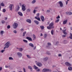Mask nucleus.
I'll return each mask as SVG.
<instances>
[{
    "instance_id": "nucleus-1",
    "label": "nucleus",
    "mask_w": 72,
    "mask_h": 72,
    "mask_svg": "<svg viewBox=\"0 0 72 72\" xmlns=\"http://www.w3.org/2000/svg\"><path fill=\"white\" fill-rule=\"evenodd\" d=\"M11 45V44H10V42H8L5 44V46L4 48V49H5V48H8L9 47V46Z\"/></svg>"
},
{
    "instance_id": "nucleus-2",
    "label": "nucleus",
    "mask_w": 72,
    "mask_h": 72,
    "mask_svg": "<svg viewBox=\"0 0 72 72\" xmlns=\"http://www.w3.org/2000/svg\"><path fill=\"white\" fill-rule=\"evenodd\" d=\"M18 24L17 23H15L14 24H13V27L14 29L17 28V27H18Z\"/></svg>"
},
{
    "instance_id": "nucleus-3",
    "label": "nucleus",
    "mask_w": 72,
    "mask_h": 72,
    "mask_svg": "<svg viewBox=\"0 0 72 72\" xmlns=\"http://www.w3.org/2000/svg\"><path fill=\"white\" fill-rule=\"evenodd\" d=\"M17 54L19 58H21L22 57V53L20 52H18L17 53Z\"/></svg>"
},
{
    "instance_id": "nucleus-4",
    "label": "nucleus",
    "mask_w": 72,
    "mask_h": 72,
    "mask_svg": "<svg viewBox=\"0 0 72 72\" xmlns=\"http://www.w3.org/2000/svg\"><path fill=\"white\" fill-rule=\"evenodd\" d=\"M22 9L23 11L26 10V5L24 4H23L22 5Z\"/></svg>"
},
{
    "instance_id": "nucleus-5",
    "label": "nucleus",
    "mask_w": 72,
    "mask_h": 72,
    "mask_svg": "<svg viewBox=\"0 0 72 72\" xmlns=\"http://www.w3.org/2000/svg\"><path fill=\"white\" fill-rule=\"evenodd\" d=\"M48 71H51V70L48 69H44L42 70L43 72H46Z\"/></svg>"
},
{
    "instance_id": "nucleus-6",
    "label": "nucleus",
    "mask_w": 72,
    "mask_h": 72,
    "mask_svg": "<svg viewBox=\"0 0 72 72\" xmlns=\"http://www.w3.org/2000/svg\"><path fill=\"white\" fill-rule=\"evenodd\" d=\"M59 4H60V6L61 8H62L63 6V3L61 1H60L59 2Z\"/></svg>"
},
{
    "instance_id": "nucleus-7",
    "label": "nucleus",
    "mask_w": 72,
    "mask_h": 72,
    "mask_svg": "<svg viewBox=\"0 0 72 72\" xmlns=\"http://www.w3.org/2000/svg\"><path fill=\"white\" fill-rule=\"evenodd\" d=\"M26 21L27 22H28V23H31V22H32L31 20L29 19H26Z\"/></svg>"
},
{
    "instance_id": "nucleus-8",
    "label": "nucleus",
    "mask_w": 72,
    "mask_h": 72,
    "mask_svg": "<svg viewBox=\"0 0 72 72\" xmlns=\"http://www.w3.org/2000/svg\"><path fill=\"white\" fill-rule=\"evenodd\" d=\"M66 66H71V64H69L68 62H66L65 63Z\"/></svg>"
},
{
    "instance_id": "nucleus-9",
    "label": "nucleus",
    "mask_w": 72,
    "mask_h": 72,
    "mask_svg": "<svg viewBox=\"0 0 72 72\" xmlns=\"http://www.w3.org/2000/svg\"><path fill=\"white\" fill-rule=\"evenodd\" d=\"M13 6V4H10L9 6V8L11 10H12V6Z\"/></svg>"
},
{
    "instance_id": "nucleus-10",
    "label": "nucleus",
    "mask_w": 72,
    "mask_h": 72,
    "mask_svg": "<svg viewBox=\"0 0 72 72\" xmlns=\"http://www.w3.org/2000/svg\"><path fill=\"white\" fill-rule=\"evenodd\" d=\"M26 39H27V40H29V41H32V38L31 37H26Z\"/></svg>"
},
{
    "instance_id": "nucleus-11",
    "label": "nucleus",
    "mask_w": 72,
    "mask_h": 72,
    "mask_svg": "<svg viewBox=\"0 0 72 72\" xmlns=\"http://www.w3.org/2000/svg\"><path fill=\"white\" fill-rule=\"evenodd\" d=\"M54 26V22H52L50 24L49 26H50L51 27H54L53 26Z\"/></svg>"
},
{
    "instance_id": "nucleus-12",
    "label": "nucleus",
    "mask_w": 72,
    "mask_h": 72,
    "mask_svg": "<svg viewBox=\"0 0 72 72\" xmlns=\"http://www.w3.org/2000/svg\"><path fill=\"white\" fill-rule=\"evenodd\" d=\"M34 22L36 24H39V22L38 21H37V20H35L34 21Z\"/></svg>"
},
{
    "instance_id": "nucleus-13",
    "label": "nucleus",
    "mask_w": 72,
    "mask_h": 72,
    "mask_svg": "<svg viewBox=\"0 0 72 72\" xmlns=\"http://www.w3.org/2000/svg\"><path fill=\"white\" fill-rule=\"evenodd\" d=\"M66 14H67V15H72V13L71 12H66Z\"/></svg>"
},
{
    "instance_id": "nucleus-14",
    "label": "nucleus",
    "mask_w": 72,
    "mask_h": 72,
    "mask_svg": "<svg viewBox=\"0 0 72 72\" xmlns=\"http://www.w3.org/2000/svg\"><path fill=\"white\" fill-rule=\"evenodd\" d=\"M37 64L38 66H39V67H41V66H42V64L41 63H40L39 62H37Z\"/></svg>"
},
{
    "instance_id": "nucleus-15",
    "label": "nucleus",
    "mask_w": 72,
    "mask_h": 72,
    "mask_svg": "<svg viewBox=\"0 0 72 72\" xmlns=\"http://www.w3.org/2000/svg\"><path fill=\"white\" fill-rule=\"evenodd\" d=\"M40 18L42 22H44V16L42 15L40 17Z\"/></svg>"
},
{
    "instance_id": "nucleus-16",
    "label": "nucleus",
    "mask_w": 72,
    "mask_h": 72,
    "mask_svg": "<svg viewBox=\"0 0 72 72\" xmlns=\"http://www.w3.org/2000/svg\"><path fill=\"white\" fill-rule=\"evenodd\" d=\"M28 68L29 69H30L31 71H32V68L31 66H28Z\"/></svg>"
},
{
    "instance_id": "nucleus-17",
    "label": "nucleus",
    "mask_w": 72,
    "mask_h": 72,
    "mask_svg": "<svg viewBox=\"0 0 72 72\" xmlns=\"http://www.w3.org/2000/svg\"><path fill=\"white\" fill-rule=\"evenodd\" d=\"M54 28V27L53 26L51 27V26H49L47 27V28L48 30H50V29H51V28Z\"/></svg>"
},
{
    "instance_id": "nucleus-18",
    "label": "nucleus",
    "mask_w": 72,
    "mask_h": 72,
    "mask_svg": "<svg viewBox=\"0 0 72 72\" xmlns=\"http://www.w3.org/2000/svg\"><path fill=\"white\" fill-rule=\"evenodd\" d=\"M19 8H20L19 7V5L17 6V8L16 10V12H18V11L19 10Z\"/></svg>"
},
{
    "instance_id": "nucleus-19",
    "label": "nucleus",
    "mask_w": 72,
    "mask_h": 72,
    "mask_svg": "<svg viewBox=\"0 0 72 72\" xmlns=\"http://www.w3.org/2000/svg\"><path fill=\"white\" fill-rule=\"evenodd\" d=\"M29 45L30 46H31V47H32V48H33V47H34V45H33V44L32 43H30L29 44Z\"/></svg>"
},
{
    "instance_id": "nucleus-20",
    "label": "nucleus",
    "mask_w": 72,
    "mask_h": 72,
    "mask_svg": "<svg viewBox=\"0 0 72 72\" xmlns=\"http://www.w3.org/2000/svg\"><path fill=\"white\" fill-rule=\"evenodd\" d=\"M18 14L20 16H23V14L21 12H18Z\"/></svg>"
},
{
    "instance_id": "nucleus-21",
    "label": "nucleus",
    "mask_w": 72,
    "mask_h": 72,
    "mask_svg": "<svg viewBox=\"0 0 72 72\" xmlns=\"http://www.w3.org/2000/svg\"><path fill=\"white\" fill-rule=\"evenodd\" d=\"M35 19H36L37 20H38V21H41V20H40V18H37V17H35Z\"/></svg>"
},
{
    "instance_id": "nucleus-22",
    "label": "nucleus",
    "mask_w": 72,
    "mask_h": 72,
    "mask_svg": "<svg viewBox=\"0 0 72 72\" xmlns=\"http://www.w3.org/2000/svg\"><path fill=\"white\" fill-rule=\"evenodd\" d=\"M70 36L69 37V38L70 39L72 40V33H70Z\"/></svg>"
},
{
    "instance_id": "nucleus-23",
    "label": "nucleus",
    "mask_w": 72,
    "mask_h": 72,
    "mask_svg": "<svg viewBox=\"0 0 72 72\" xmlns=\"http://www.w3.org/2000/svg\"><path fill=\"white\" fill-rule=\"evenodd\" d=\"M48 57H46L44 58L43 59V60L44 61H47V60H48Z\"/></svg>"
},
{
    "instance_id": "nucleus-24",
    "label": "nucleus",
    "mask_w": 72,
    "mask_h": 72,
    "mask_svg": "<svg viewBox=\"0 0 72 72\" xmlns=\"http://www.w3.org/2000/svg\"><path fill=\"white\" fill-rule=\"evenodd\" d=\"M67 22V20H66L63 21V24H66Z\"/></svg>"
},
{
    "instance_id": "nucleus-25",
    "label": "nucleus",
    "mask_w": 72,
    "mask_h": 72,
    "mask_svg": "<svg viewBox=\"0 0 72 72\" xmlns=\"http://www.w3.org/2000/svg\"><path fill=\"white\" fill-rule=\"evenodd\" d=\"M36 0H33L32 2V4H35V3H36Z\"/></svg>"
},
{
    "instance_id": "nucleus-26",
    "label": "nucleus",
    "mask_w": 72,
    "mask_h": 72,
    "mask_svg": "<svg viewBox=\"0 0 72 72\" xmlns=\"http://www.w3.org/2000/svg\"><path fill=\"white\" fill-rule=\"evenodd\" d=\"M4 33V31H2L0 32V34L1 35V36H3V33Z\"/></svg>"
},
{
    "instance_id": "nucleus-27",
    "label": "nucleus",
    "mask_w": 72,
    "mask_h": 72,
    "mask_svg": "<svg viewBox=\"0 0 72 72\" xmlns=\"http://www.w3.org/2000/svg\"><path fill=\"white\" fill-rule=\"evenodd\" d=\"M68 69L69 71H72V68L70 67H69L68 68Z\"/></svg>"
},
{
    "instance_id": "nucleus-28",
    "label": "nucleus",
    "mask_w": 72,
    "mask_h": 72,
    "mask_svg": "<svg viewBox=\"0 0 72 72\" xmlns=\"http://www.w3.org/2000/svg\"><path fill=\"white\" fill-rule=\"evenodd\" d=\"M51 34L52 35H54V30H52L51 32Z\"/></svg>"
},
{
    "instance_id": "nucleus-29",
    "label": "nucleus",
    "mask_w": 72,
    "mask_h": 72,
    "mask_svg": "<svg viewBox=\"0 0 72 72\" xmlns=\"http://www.w3.org/2000/svg\"><path fill=\"white\" fill-rule=\"evenodd\" d=\"M40 27L42 30H44V26H40Z\"/></svg>"
},
{
    "instance_id": "nucleus-30",
    "label": "nucleus",
    "mask_w": 72,
    "mask_h": 72,
    "mask_svg": "<svg viewBox=\"0 0 72 72\" xmlns=\"http://www.w3.org/2000/svg\"><path fill=\"white\" fill-rule=\"evenodd\" d=\"M1 5L2 6H5V4H4V3H1Z\"/></svg>"
},
{
    "instance_id": "nucleus-31",
    "label": "nucleus",
    "mask_w": 72,
    "mask_h": 72,
    "mask_svg": "<svg viewBox=\"0 0 72 72\" xmlns=\"http://www.w3.org/2000/svg\"><path fill=\"white\" fill-rule=\"evenodd\" d=\"M19 50L20 51H23V48H19Z\"/></svg>"
},
{
    "instance_id": "nucleus-32",
    "label": "nucleus",
    "mask_w": 72,
    "mask_h": 72,
    "mask_svg": "<svg viewBox=\"0 0 72 72\" xmlns=\"http://www.w3.org/2000/svg\"><path fill=\"white\" fill-rule=\"evenodd\" d=\"M47 36H48V34H45L44 35V38H46V37H47Z\"/></svg>"
},
{
    "instance_id": "nucleus-33",
    "label": "nucleus",
    "mask_w": 72,
    "mask_h": 72,
    "mask_svg": "<svg viewBox=\"0 0 72 72\" xmlns=\"http://www.w3.org/2000/svg\"><path fill=\"white\" fill-rule=\"evenodd\" d=\"M33 67L35 69H38V67H36L35 65H34L33 66Z\"/></svg>"
},
{
    "instance_id": "nucleus-34",
    "label": "nucleus",
    "mask_w": 72,
    "mask_h": 72,
    "mask_svg": "<svg viewBox=\"0 0 72 72\" xmlns=\"http://www.w3.org/2000/svg\"><path fill=\"white\" fill-rule=\"evenodd\" d=\"M26 34V32H25L24 33H23V35H22V36H25V35Z\"/></svg>"
},
{
    "instance_id": "nucleus-35",
    "label": "nucleus",
    "mask_w": 72,
    "mask_h": 72,
    "mask_svg": "<svg viewBox=\"0 0 72 72\" xmlns=\"http://www.w3.org/2000/svg\"><path fill=\"white\" fill-rule=\"evenodd\" d=\"M23 41L24 42H26V43H27V42H28V41H27V40L24 39L23 40Z\"/></svg>"
},
{
    "instance_id": "nucleus-36",
    "label": "nucleus",
    "mask_w": 72,
    "mask_h": 72,
    "mask_svg": "<svg viewBox=\"0 0 72 72\" xmlns=\"http://www.w3.org/2000/svg\"><path fill=\"white\" fill-rule=\"evenodd\" d=\"M9 60H13V58H12V57H9Z\"/></svg>"
},
{
    "instance_id": "nucleus-37",
    "label": "nucleus",
    "mask_w": 72,
    "mask_h": 72,
    "mask_svg": "<svg viewBox=\"0 0 72 72\" xmlns=\"http://www.w3.org/2000/svg\"><path fill=\"white\" fill-rule=\"evenodd\" d=\"M5 68H10V66H7L6 65L5 66Z\"/></svg>"
},
{
    "instance_id": "nucleus-38",
    "label": "nucleus",
    "mask_w": 72,
    "mask_h": 72,
    "mask_svg": "<svg viewBox=\"0 0 72 72\" xmlns=\"http://www.w3.org/2000/svg\"><path fill=\"white\" fill-rule=\"evenodd\" d=\"M26 56L27 57V58H31V57H30L29 55H27Z\"/></svg>"
},
{
    "instance_id": "nucleus-39",
    "label": "nucleus",
    "mask_w": 72,
    "mask_h": 72,
    "mask_svg": "<svg viewBox=\"0 0 72 72\" xmlns=\"http://www.w3.org/2000/svg\"><path fill=\"white\" fill-rule=\"evenodd\" d=\"M63 32L65 35H67V33L66 31H63Z\"/></svg>"
},
{
    "instance_id": "nucleus-40",
    "label": "nucleus",
    "mask_w": 72,
    "mask_h": 72,
    "mask_svg": "<svg viewBox=\"0 0 72 72\" xmlns=\"http://www.w3.org/2000/svg\"><path fill=\"white\" fill-rule=\"evenodd\" d=\"M64 43L65 44H67V40H64Z\"/></svg>"
},
{
    "instance_id": "nucleus-41",
    "label": "nucleus",
    "mask_w": 72,
    "mask_h": 72,
    "mask_svg": "<svg viewBox=\"0 0 72 72\" xmlns=\"http://www.w3.org/2000/svg\"><path fill=\"white\" fill-rule=\"evenodd\" d=\"M6 12V10L5 8H4L3 9V13H5Z\"/></svg>"
},
{
    "instance_id": "nucleus-42",
    "label": "nucleus",
    "mask_w": 72,
    "mask_h": 72,
    "mask_svg": "<svg viewBox=\"0 0 72 72\" xmlns=\"http://www.w3.org/2000/svg\"><path fill=\"white\" fill-rule=\"evenodd\" d=\"M59 19H58L57 20H56L55 22V23H57V22H59Z\"/></svg>"
},
{
    "instance_id": "nucleus-43",
    "label": "nucleus",
    "mask_w": 72,
    "mask_h": 72,
    "mask_svg": "<svg viewBox=\"0 0 72 72\" xmlns=\"http://www.w3.org/2000/svg\"><path fill=\"white\" fill-rule=\"evenodd\" d=\"M7 28L8 29H9L10 28V26L9 25H8L7 26Z\"/></svg>"
},
{
    "instance_id": "nucleus-44",
    "label": "nucleus",
    "mask_w": 72,
    "mask_h": 72,
    "mask_svg": "<svg viewBox=\"0 0 72 72\" xmlns=\"http://www.w3.org/2000/svg\"><path fill=\"white\" fill-rule=\"evenodd\" d=\"M27 12H31V9H29L28 8L27 10Z\"/></svg>"
},
{
    "instance_id": "nucleus-45",
    "label": "nucleus",
    "mask_w": 72,
    "mask_h": 72,
    "mask_svg": "<svg viewBox=\"0 0 72 72\" xmlns=\"http://www.w3.org/2000/svg\"><path fill=\"white\" fill-rule=\"evenodd\" d=\"M5 51V50H1V53H4V51Z\"/></svg>"
},
{
    "instance_id": "nucleus-46",
    "label": "nucleus",
    "mask_w": 72,
    "mask_h": 72,
    "mask_svg": "<svg viewBox=\"0 0 72 72\" xmlns=\"http://www.w3.org/2000/svg\"><path fill=\"white\" fill-rule=\"evenodd\" d=\"M48 46L51 45V43H50V42H48Z\"/></svg>"
},
{
    "instance_id": "nucleus-47",
    "label": "nucleus",
    "mask_w": 72,
    "mask_h": 72,
    "mask_svg": "<svg viewBox=\"0 0 72 72\" xmlns=\"http://www.w3.org/2000/svg\"><path fill=\"white\" fill-rule=\"evenodd\" d=\"M4 22H5V21H4V20H2L1 21V23H2V24H4Z\"/></svg>"
},
{
    "instance_id": "nucleus-48",
    "label": "nucleus",
    "mask_w": 72,
    "mask_h": 72,
    "mask_svg": "<svg viewBox=\"0 0 72 72\" xmlns=\"http://www.w3.org/2000/svg\"><path fill=\"white\" fill-rule=\"evenodd\" d=\"M33 37H34V39H36V36L35 35H33Z\"/></svg>"
},
{
    "instance_id": "nucleus-49",
    "label": "nucleus",
    "mask_w": 72,
    "mask_h": 72,
    "mask_svg": "<svg viewBox=\"0 0 72 72\" xmlns=\"http://www.w3.org/2000/svg\"><path fill=\"white\" fill-rule=\"evenodd\" d=\"M62 36V37H66V35H63Z\"/></svg>"
},
{
    "instance_id": "nucleus-50",
    "label": "nucleus",
    "mask_w": 72,
    "mask_h": 72,
    "mask_svg": "<svg viewBox=\"0 0 72 72\" xmlns=\"http://www.w3.org/2000/svg\"><path fill=\"white\" fill-rule=\"evenodd\" d=\"M58 57H62V54H60L58 55Z\"/></svg>"
},
{
    "instance_id": "nucleus-51",
    "label": "nucleus",
    "mask_w": 72,
    "mask_h": 72,
    "mask_svg": "<svg viewBox=\"0 0 72 72\" xmlns=\"http://www.w3.org/2000/svg\"><path fill=\"white\" fill-rule=\"evenodd\" d=\"M36 11L35 10H34L33 11V13L35 14L36 13Z\"/></svg>"
},
{
    "instance_id": "nucleus-52",
    "label": "nucleus",
    "mask_w": 72,
    "mask_h": 72,
    "mask_svg": "<svg viewBox=\"0 0 72 72\" xmlns=\"http://www.w3.org/2000/svg\"><path fill=\"white\" fill-rule=\"evenodd\" d=\"M56 19H58L59 18H60V16H58L56 18Z\"/></svg>"
},
{
    "instance_id": "nucleus-53",
    "label": "nucleus",
    "mask_w": 72,
    "mask_h": 72,
    "mask_svg": "<svg viewBox=\"0 0 72 72\" xmlns=\"http://www.w3.org/2000/svg\"><path fill=\"white\" fill-rule=\"evenodd\" d=\"M14 32L15 33H17V31H16V30H14Z\"/></svg>"
},
{
    "instance_id": "nucleus-54",
    "label": "nucleus",
    "mask_w": 72,
    "mask_h": 72,
    "mask_svg": "<svg viewBox=\"0 0 72 72\" xmlns=\"http://www.w3.org/2000/svg\"><path fill=\"white\" fill-rule=\"evenodd\" d=\"M40 71V69H38L36 70L37 72H39Z\"/></svg>"
},
{
    "instance_id": "nucleus-55",
    "label": "nucleus",
    "mask_w": 72,
    "mask_h": 72,
    "mask_svg": "<svg viewBox=\"0 0 72 72\" xmlns=\"http://www.w3.org/2000/svg\"><path fill=\"white\" fill-rule=\"evenodd\" d=\"M50 10H48L47 11H46V12L47 13H49V12H50Z\"/></svg>"
},
{
    "instance_id": "nucleus-56",
    "label": "nucleus",
    "mask_w": 72,
    "mask_h": 72,
    "mask_svg": "<svg viewBox=\"0 0 72 72\" xmlns=\"http://www.w3.org/2000/svg\"><path fill=\"white\" fill-rule=\"evenodd\" d=\"M37 17H39V15H40V14L39 13H38L37 14Z\"/></svg>"
},
{
    "instance_id": "nucleus-57",
    "label": "nucleus",
    "mask_w": 72,
    "mask_h": 72,
    "mask_svg": "<svg viewBox=\"0 0 72 72\" xmlns=\"http://www.w3.org/2000/svg\"><path fill=\"white\" fill-rule=\"evenodd\" d=\"M46 54H48V55H50V53L48 52H47L46 53Z\"/></svg>"
},
{
    "instance_id": "nucleus-58",
    "label": "nucleus",
    "mask_w": 72,
    "mask_h": 72,
    "mask_svg": "<svg viewBox=\"0 0 72 72\" xmlns=\"http://www.w3.org/2000/svg\"><path fill=\"white\" fill-rule=\"evenodd\" d=\"M21 31L22 32L24 31V29H23L22 28H21Z\"/></svg>"
},
{
    "instance_id": "nucleus-59",
    "label": "nucleus",
    "mask_w": 72,
    "mask_h": 72,
    "mask_svg": "<svg viewBox=\"0 0 72 72\" xmlns=\"http://www.w3.org/2000/svg\"><path fill=\"white\" fill-rule=\"evenodd\" d=\"M2 70V67H0V71Z\"/></svg>"
},
{
    "instance_id": "nucleus-60",
    "label": "nucleus",
    "mask_w": 72,
    "mask_h": 72,
    "mask_svg": "<svg viewBox=\"0 0 72 72\" xmlns=\"http://www.w3.org/2000/svg\"><path fill=\"white\" fill-rule=\"evenodd\" d=\"M66 5H67V4H68V1H66Z\"/></svg>"
},
{
    "instance_id": "nucleus-61",
    "label": "nucleus",
    "mask_w": 72,
    "mask_h": 72,
    "mask_svg": "<svg viewBox=\"0 0 72 72\" xmlns=\"http://www.w3.org/2000/svg\"><path fill=\"white\" fill-rule=\"evenodd\" d=\"M53 68H54V67H55V66L53 65L52 66Z\"/></svg>"
},
{
    "instance_id": "nucleus-62",
    "label": "nucleus",
    "mask_w": 72,
    "mask_h": 72,
    "mask_svg": "<svg viewBox=\"0 0 72 72\" xmlns=\"http://www.w3.org/2000/svg\"><path fill=\"white\" fill-rule=\"evenodd\" d=\"M43 36V35H42V33H41L40 36Z\"/></svg>"
},
{
    "instance_id": "nucleus-63",
    "label": "nucleus",
    "mask_w": 72,
    "mask_h": 72,
    "mask_svg": "<svg viewBox=\"0 0 72 72\" xmlns=\"http://www.w3.org/2000/svg\"><path fill=\"white\" fill-rule=\"evenodd\" d=\"M58 43H59V42H57L56 43V45H57V44H58Z\"/></svg>"
},
{
    "instance_id": "nucleus-64",
    "label": "nucleus",
    "mask_w": 72,
    "mask_h": 72,
    "mask_svg": "<svg viewBox=\"0 0 72 72\" xmlns=\"http://www.w3.org/2000/svg\"><path fill=\"white\" fill-rule=\"evenodd\" d=\"M20 6H22V4H21V3H20L19 4Z\"/></svg>"
}]
</instances>
